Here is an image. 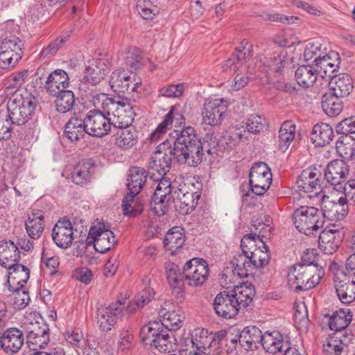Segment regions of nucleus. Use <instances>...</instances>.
Returning <instances> with one entry per match:
<instances>
[{"instance_id": "obj_1", "label": "nucleus", "mask_w": 355, "mask_h": 355, "mask_svg": "<svg viewBox=\"0 0 355 355\" xmlns=\"http://www.w3.org/2000/svg\"><path fill=\"white\" fill-rule=\"evenodd\" d=\"M101 103V108L110 116V121L116 128L132 125L136 116V109L130 99L123 95L98 94L94 99V104Z\"/></svg>"}, {"instance_id": "obj_2", "label": "nucleus", "mask_w": 355, "mask_h": 355, "mask_svg": "<svg viewBox=\"0 0 355 355\" xmlns=\"http://www.w3.org/2000/svg\"><path fill=\"white\" fill-rule=\"evenodd\" d=\"M37 104V98L27 90L17 89L8 98L6 112L15 125H30Z\"/></svg>"}, {"instance_id": "obj_3", "label": "nucleus", "mask_w": 355, "mask_h": 355, "mask_svg": "<svg viewBox=\"0 0 355 355\" xmlns=\"http://www.w3.org/2000/svg\"><path fill=\"white\" fill-rule=\"evenodd\" d=\"M324 275L322 266L293 265L288 273V284L295 291H308L318 284Z\"/></svg>"}, {"instance_id": "obj_4", "label": "nucleus", "mask_w": 355, "mask_h": 355, "mask_svg": "<svg viewBox=\"0 0 355 355\" xmlns=\"http://www.w3.org/2000/svg\"><path fill=\"white\" fill-rule=\"evenodd\" d=\"M295 227L307 236L323 227L324 220L322 211L313 207L301 206L293 214Z\"/></svg>"}, {"instance_id": "obj_5", "label": "nucleus", "mask_w": 355, "mask_h": 355, "mask_svg": "<svg viewBox=\"0 0 355 355\" xmlns=\"http://www.w3.org/2000/svg\"><path fill=\"white\" fill-rule=\"evenodd\" d=\"M173 151L171 142L168 139L157 147L149 162L150 178L157 180L166 174L171 168L173 158H175Z\"/></svg>"}, {"instance_id": "obj_6", "label": "nucleus", "mask_w": 355, "mask_h": 355, "mask_svg": "<svg viewBox=\"0 0 355 355\" xmlns=\"http://www.w3.org/2000/svg\"><path fill=\"white\" fill-rule=\"evenodd\" d=\"M218 149L219 145L216 137L211 138L209 142L201 141L198 145L184 152L182 155L175 157V159L179 162L189 166H197L202 162L205 152H207L212 158L217 154Z\"/></svg>"}, {"instance_id": "obj_7", "label": "nucleus", "mask_w": 355, "mask_h": 355, "mask_svg": "<svg viewBox=\"0 0 355 355\" xmlns=\"http://www.w3.org/2000/svg\"><path fill=\"white\" fill-rule=\"evenodd\" d=\"M192 347L196 349L194 354L220 355V349L216 332L209 334L207 329H196L191 334Z\"/></svg>"}, {"instance_id": "obj_8", "label": "nucleus", "mask_w": 355, "mask_h": 355, "mask_svg": "<svg viewBox=\"0 0 355 355\" xmlns=\"http://www.w3.org/2000/svg\"><path fill=\"white\" fill-rule=\"evenodd\" d=\"M171 146H173L175 157L182 155V153L193 146L198 145L202 140L198 136L195 129L191 126L175 129L169 133Z\"/></svg>"}, {"instance_id": "obj_9", "label": "nucleus", "mask_w": 355, "mask_h": 355, "mask_svg": "<svg viewBox=\"0 0 355 355\" xmlns=\"http://www.w3.org/2000/svg\"><path fill=\"white\" fill-rule=\"evenodd\" d=\"M272 173L264 162L254 163L249 173L250 189L257 196L263 195L272 183Z\"/></svg>"}, {"instance_id": "obj_10", "label": "nucleus", "mask_w": 355, "mask_h": 355, "mask_svg": "<svg viewBox=\"0 0 355 355\" xmlns=\"http://www.w3.org/2000/svg\"><path fill=\"white\" fill-rule=\"evenodd\" d=\"M83 118L89 135L102 137L107 135L111 130L112 123L103 109L92 110Z\"/></svg>"}, {"instance_id": "obj_11", "label": "nucleus", "mask_w": 355, "mask_h": 355, "mask_svg": "<svg viewBox=\"0 0 355 355\" xmlns=\"http://www.w3.org/2000/svg\"><path fill=\"white\" fill-rule=\"evenodd\" d=\"M344 238V231L340 224L329 223L320 233L318 244L324 254H331L338 249Z\"/></svg>"}, {"instance_id": "obj_12", "label": "nucleus", "mask_w": 355, "mask_h": 355, "mask_svg": "<svg viewBox=\"0 0 355 355\" xmlns=\"http://www.w3.org/2000/svg\"><path fill=\"white\" fill-rule=\"evenodd\" d=\"M125 304V302H121L120 300L109 304L101 305L96 309V322L102 331H109L116 323L118 319L122 316L121 306Z\"/></svg>"}, {"instance_id": "obj_13", "label": "nucleus", "mask_w": 355, "mask_h": 355, "mask_svg": "<svg viewBox=\"0 0 355 355\" xmlns=\"http://www.w3.org/2000/svg\"><path fill=\"white\" fill-rule=\"evenodd\" d=\"M184 278L189 286H201L207 279L209 267L202 259L194 258L184 264Z\"/></svg>"}, {"instance_id": "obj_14", "label": "nucleus", "mask_w": 355, "mask_h": 355, "mask_svg": "<svg viewBox=\"0 0 355 355\" xmlns=\"http://www.w3.org/2000/svg\"><path fill=\"white\" fill-rule=\"evenodd\" d=\"M114 233L104 227H92L87 236V244L94 245L96 251L105 253L116 244Z\"/></svg>"}, {"instance_id": "obj_15", "label": "nucleus", "mask_w": 355, "mask_h": 355, "mask_svg": "<svg viewBox=\"0 0 355 355\" xmlns=\"http://www.w3.org/2000/svg\"><path fill=\"white\" fill-rule=\"evenodd\" d=\"M175 305L171 301L164 302L159 311V315L162 318V325L164 329L170 331L179 329L183 324L185 315L184 311L178 308L173 309Z\"/></svg>"}, {"instance_id": "obj_16", "label": "nucleus", "mask_w": 355, "mask_h": 355, "mask_svg": "<svg viewBox=\"0 0 355 355\" xmlns=\"http://www.w3.org/2000/svg\"><path fill=\"white\" fill-rule=\"evenodd\" d=\"M23 331L17 327H10L0 332V349L8 354L18 352L24 344Z\"/></svg>"}, {"instance_id": "obj_17", "label": "nucleus", "mask_w": 355, "mask_h": 355, "mask_svg": "<svg viewBox=\"0 0 355 355\" xmlns=\"http://www.w3.org/2000/svg\"><path fill=\"white\" fill-rule=\"evenodd\" d=\"M213 308L217 315L226 319L234 318L240 310L230 291H221L216 296Z\"/></svg>"}, {"instance_id": "obj_18", "label": "nucleus", "mask_w": 355, "mask_h": 355, "mask_svg": "<svg viewBox=\"0 0 355 355\" xmlns=\"http://www.w3.org/2000/svg\"><path fill=\"white\" fill-rule=\"evenodd\" d=\"M252 56V44L246 40L240 42L238 48L227 59L223 67L224 70L236 72L243 67Z\"/></svg>"}, {"instance_id": "obj_19", "label": "nucleus", "mask_w": 355, "mask_h": 355, "mask_svg": "<svg viewBox=\"0 0 355 355\" xmlns=\"http://www.w3.org/2000/svg\"><path fill=\"white\" fill-rule=\"evenodd\" d=\"M321 208L323 219L342 220L348 212L346 198H339L337 202L330 200L329 196L323 195L321 200Z\"/></svg>"}, {"instance_id": "obj_20", "label": "nucleus", "mask_w": 355, "mask_h": 355, "mask_svg": "<svg viewBox=\"0 0 355 355\" xmlns=\"http://www.w3.org/2000/svg\"><path fill=\"white\" fill-rule=\"evenodd\" d=\"M73 227L67 218L59 220L52 230V238L54 243L60 248H69L73 241Z\"/></svg>"}, {"instance_id": "obj_21", "label": "nucleus", "mask_w": 355, "mask_h": 355, "mask_svg": "<svg viewBox=\"0 0 355 355\" xmlns=\"http://www.w3.org/2000/svg\"><path fill=\"white\" fill-rule=\"evenodd\" d=\"M226 112V106L220 99L207 101L203 105L202 120L205 123L211 126L217 125L223 120Z\"/></svg>"}, {"instance_id": "obj_22", "label": "nucleus", "mask_w": 355, "mask_h": 355, "mask_svg": "<svg viewBox=\"0 0 355 355\" xmlns=\"http://www.w3.org/2000/svg\"><path fill=\"white\" fill-rule=\"evenodd\" d=\"M322 174L316 168L304 170L297 180V188L305 193L321 191Z\"/></svg>"}, {"instance_id": "obj_23", "label": "nucleus", "mask_w": 355, "mask_h": 355, "mask_svg": "<svg viewBox=\"0 0 355 355\" xmlns=\"http://www.w3.org/2000/svg\"><path fill=\"white\" fill-rule=\"evenodd\" d=\"M45 83L47 92L51 96H55L66 90L69 85V78L65 71L55 69L48 76Z\"/></svg>"}, {"instance_id": "obj_24", "label": "nucleus", "mask_w": 355, "mask_h": 355, "mask_svg": "<svg viewBox=\"0 0 355 355\" xmlns=\"http://www.w3.org/2000/svg\"><path fill=\"white\" fill-rule=\"evenodd\" d=\"M329 79L330 93L337 97L342 98L348 96L354 88L352 78L347 73L334 75Z\"/></svg>"}, {"instance_id": "obj_25", "label": "nucleus", "mask_w": 355, "mask_h": 355, "mask_svg": "<svg viewBox=\"0 0 355 355\" xmlns=\"http://www.w3.org/2000/svg\"><path fill=\"white\" fill-rule=\"evenodd\" d=\"M200 193L198 192L184 191L179 189L175 206L180 214L186 215L192 212L198 204Z\"/></svg>"}, {"instance_id": "obj_26", "label": "nucleus", "mask_w": 355, "mask_h": 355, "mask_svg": "<svg viewBox=\"0 0 355 355\" xmlns=\"http://www.w3.org/2000/svg\"><path fill=\"white\" fill-rule=\"evenodd\" d=\"M348 174V166L343 160H334L327 165L324 177L331 184L338 185L345 181Z\"/></svg>"}, {"instance_id": "obj_27", "label": "nucleus", "mask_w": 355, "mask_h": 355, "mask_svg": "<svg viewBox=\"0 0 355 355\" xmlns=\"http://www.w3.org/2000/svg\"><path fill=\"white\" fill-rule=\"evenodd\" d=\"M8 284L9 291H16L18 288H24V286L26 284L29 279V269L21 264L16 263L8 268Z\"/></svg>"}, {"instance_id": "obj_28", "label": "nucleus", "mask_w": 355, "mask_h": 355, "mask_svg": "<svg viewBox=\"0 0 355 355\" xmlns=\"http://www.w3.org/2000/svg\"><path fill=\"white\" fill-rule=\"evenodd\" d=\"M64 133L71 141H78L88 134L84 118L80 114H74L65 124Z\"/></svg>"}, {"instance_id": "obj_29", "label": "nucleus", "mask_w": 355, "mask_h": 355, "mask_svg": "<svg viewBox=\"0 0 355 355\" xmlns=\"http://www.w3.org/2000/svg\"><path fill=\"white\" fill-rule=\"evenodd\" d=\"M20 252L12 241H0V264L4 268H10L19 261Z\"/></svg>"}, {"instance_id": "obj_30", "label": "nucleus", "mask_w": 355, "mask_h": 355, "mask_svg": "<svg viewBox=\"0 0 355 355\" xmlns=\"http://www.w3.org/2000/svg\"><path fill=\"white\" fill-rule=\"evenodd\" d=\"M230 293L236 306L241 309L246 308L252 302L255 295V288L251 283L247 282L240 286H234Z\"/></svg>"}, {"instance_id": "obj_31", "label": "nucleus", "mask_w": 355, "mask_h": 355, "mask_svg": "<svg viewBox=\"0 0 355 355\" xmlns=\"http://www.w3.org/2000/svg\"><path fill=\"white\" fill-rule=\"evenodd\" d=\"M252 225L256 230H259L260 228L259 234H245L243 238L241 241V248L242 250L241 254H248V253L250 251H254L257 246L256 240L259 239L260 241H261L259 239V237H263L265 236V232L266 230L270 231L271 227H269V225L263 224L261 222H257L255 221Z\"/></svg>"}, {"instance_id": "obj_32", "label": "nucleus", "mask_w": 355, "mask_h": 355, "mask_svg": "<svg viewBox=\"0 0 355 355\" xmlns=\"http://www.w3.org/2000/svg\"><path fill=\"white\" fill-rule=\"evenodd\" d=\"M133 81H135V73L131 76L125 70H116L112 72L109 83L114 92L124 93L130 91Z\"/></svg>"}, {"instance_id": "obj_33", "label": "nucleus", "mask_w": 355, "mask_h": 355, "mask_svg": "<svg viewBox=\"0 0 355 355\" xmlns=\"http://www.w3.org/2000/svg\"><path fill=\"white\" fill-rule=\"evenodd\" d=\"M44 213L41 210H33L26 221L25 227L28 236L33 239L40 237L44 230Z\"/></svg>"}, {"instance_id": "obj_34", "label": "nucleus", "mask_w": 355, "mask_h": 355, "mask_svg": "<svg viewBox=\"0 0 355 355\" xmlns=\"http://www.w3.org/2000/svg\"><path fill=\"white\" fill-rule=\"evenodd\" d=\"M94 163L91 159L80 162L73 168L71 174L73 182L78 185L87 184L94 173Z\"/></svg>"}, {"instance_id": "obj_35", "label": "nucleus", "mask_w": 355, "mask_h": 355, "mask_svg": "<svg viewBox=\"0 0 355 355\" xmlns=\"http://www.w3.org/2000/svg\"><path fill=\"white\" fill-rule=\"evenodd\" d=\"M147 177V173L143 168H130L127 184L129 193L137 195L146 182Z\"/></svg>"}, {"instance_id": "obj_36", "label": "nucleus", "mask_w": 355, "mask_h": 355, "mask_svg": "<svg viewBox=\"0 0 355 355\" xmlns=\"http://www.w3.org/2000/svg\"><path fill=\"white\" fill-rule=\"evenodd\" d=\"M185 242V236L183 230L178 226L170 229L164 239V245L167 251L173 254L177 250L180 248Z\"/></svg>"}, {"instance_id": "obj_37", "label": "nucleus", "mask_w": 355, "mask_h": 355, "mask_svg": "<svg viewBox=\"0 0 355 355\" xmlns=\"http://www.w3.org/2000/svg\"><path fill=\"white\" fill-rule=\"evenodd\" d=\"M116 134L115 144L124 149H129L134 146L138 139L137 131L130 125L119 128Z\"/></svg>"}, {"instance_id": "obj_38", "label": "nucleus", "mask_w": 355, "mask_h": 355, "mask_svg": "<svg viewBox=\"0 0 355 355\" xmlns=\"http://www.w3.org/2000/svg\"><path fill=\"white\" fill-rule=\"evenodd\" d=\"M240 333V345L245 350L257 348V344L261 343L263 337L261 331L254 327H246Z\"/></svg>"}, {"instance_id": "obj_39", "label": "nucleus", "mask_w": 355, "mask_h": 355, "mask_svg": "<svg viewBox=\"0 0 355 355\" xmlns=\"http://www.w3.org/2000/svg\"><path fill=\"white\" fill-rule=\"evenodd\" d=\"M334 134L330 125L321 123L315 125L313 128L311 139L315 146H323L332 141Z\"/></svg>"}, {"instance_id": "obj_40", "label": "nucleus", "mask_w": 355, "mask_h": 355, "mask_svg": "<svg viewBox=\"0 0 355 355\" xmlns=\"http://www.w3.org/2000/svg\"><path fill=\"white\" fill-rule=\"evenodd\" d=\"M284 343L282 335L278 331H266L263 334L261 345L270 354L283 352Z\"/></svg>"}, {"instance_id": "obj_41", "label": "nucleus", "mask_w": 355, "mask_h": 355, "mask_svg": "<svg viewBox=\"0 0 355 355\" xmlns=\"http://www.w3.org/2000/svg\"><path fill=\"white\" fill-rule=\"evenodd\" d=\"M318 76L319 74L317 69L310 64L300 66L295 73L297 83L304 88L312 86L315 83Z\"/></svg>"}, {"instance_id": "obj_42", "label": "nucleus", "mask_w": 355, "mask_h": 355, "mask_svg": "<svg viewBox=\"0 0 355 355\" xmlns=\"http://www.w3.org/2000/svg\"><path fill=\"white\" fill-rule=\"evenodd\" d=\"M233 266L232 272L240 278L247 277L249 272H252L253 270L257 269L255 263L249 259L248 254H239L234 256L232 261Z\"/></svg>"}, {"instance_id": "obj_43", "label": "nucleus", "mask_w": 355, "mask_h": 355, "mask_svg": "<svg viewBox=\"0 0 355 355\" xmlns=\"http://www.w3.org/2000/svg\"><path fill=\"white\" fill-rule=\"evenodd\" d=\"M335 289L337 295L343 304H350L355 300V279L336 282Z\"/></svg>"}, {"instance_id": "obj_44", "label": "nucleus", "mask_w": 355, "mask_h": 355, "mask_svg": "<svg viewBox=\"0 0 355 355\" xmlns=\"http://www.w3.org/2000/svg\"><path fill=\"white\" fill-rule=\"evenodd\" d=\"M176 339L173 334H169L168 331L162 328L161 331L156 338H153L150 343L160 352H170L175 347Z\"/></svg>"}, {"instance_id": "obj_45", "label": "nucleus", "mask_w": 355, "mask_h": 355, "mask_svg": "<svg viewBox=\"0 0 355 355\" xmlns=\"http://www.w3.org/2000/svg\"><path fill=\"white\" fill-rule=\"evenodd\" d=\"M336 148L339 156L343 159H355V139L352 137L341 136L336 141Z\"/></svg>"}, {"instance_id": "obj_46", "label": "nucleus", "mask_w": 355, "mask_h": 355, "mask_svg": "<svg viewBox=\"0 0 355 355\" xmlns=\"http://www.w3.org/2000/svg\"><path fill=\"white\" fill-rule=\"evenodd\" d=\"M352 314L349 309H340L334 312L329 321L331 330L340 331L345 329L352 322Z\"/></svg>"}, {"instance_id": "obj_47", "label": "nucleus", "mask_w": 355, "mask_h": 355, "mask_svg": "<svg viewBox=\"0 0 355 355\" xmlns=\"http://www.w3.org/2000/svg\"><path fill=\"white\" fill-rule=\"evenodd\" d=\"M216 338L219 343L220 349L222 350V345H225V349L227 353H232L236 349L238 343H240V333L237 331L236 333L231 331L220 330L216 332Z\"/></svg>"}, {"instance_id": "obj_48", "label": "nucleus", "mask_w": 355, "mask_h": 355, "mask_svg": "<svg viewBox=\"0 0 355 355\" xmlns=\"http://www.w3.org/2000/svg\"><path fill=\"white\" fill-rule=\"evenodd\" d=\"M321 105L325 114L331 117L338 116L343 108L341 98L331 93L325 94L322 96Z\"/></svg>"}, {"instance_id": "obj_49", "label": "nucleus", "mask_w": 355, "mask_h": 355, "mask_svg": "<svg viewBox=\"0 0 355 355\" xmlns=\"http://www.w3.org/2000/svg\"><path fill=\"white\" fill-rule=\"evenodd\" d=\"M154 295L155 292L153 289L148 288L146 290H143L139 293L135 301L130 302L126 299H124L123 301H121V302H125L124 306L123 305L121 306L122 310L125 309L128 313H132L135 312L137 309L142 308L147 304Z\"/></svg>"}, {"instance_id": "obj_50", "label": "nucleus", "mask_w": 355, "mask_h": 355, "mask_svg": "<svg viewBox=\"0 0 355 355\" xmlns=\"http://www.w3.org/2000/svg\"><path fill=\"white\" fill-rule=\"evenodd\" d=\"M295 134V125L291 121H284L279 132V148L285 151L293 141Z\"/></svg>"}, {"instance_id": "obj_51", "label": "nucleus", "mask_w": 355, "mask_h": 355, "mask_svg": "<svg viewBox=\"0 0 355 355\" xmlns=\"http://www.w3.org/2000/svg\"><path fill=\"white\" fill-rule=\"evenodd\" d=\"M226 144L230 148L237 146L241 142L248 141L249 139V133L247 132L244 125H236L232 127L224 136Z\"/></svg>"}, {"instance_id": "obj_52", "label": "nucleus", "mask_w": 355, "mask_h": 355, "mask_svg": "<svg viewBox=\"0 0 355 355\" xmlns=\"http://www.w3.org/2000/svg\"><path fill=\"white\" fill-rule=\"evenodd\" d=\"M166 274L168 282L171 286L180 289L184 282V266H183L182 271L181 272L178 265L173 263H168L166 266Z\"/></svg>"}, {"instance_id": "obj_53", "label": "nucleus", "mask_w": 355, "mask_h": 355, "mask_svg": "<svg viewBox=\"0 0 355 355\" xmlns=\"http://www.w3.org/2000/svg\"><path fill=\"white\" fill-rule=\"evenodd\" d=\"M56 97L55 104L56 110L62 114L69 112L75 103V96L71 90H64L59 92V94L53 96Z\"/></svg>"}, {"instance_id": "obj_54", "label": "nucleus", "mask_w": 355, "mask_h": 355, "mask_svg": "<svg viewBox=\"0 0 355 355\" xmlns=\"http://www.w3.org/2000/svg\"><path fill=\"white\" fill-rule=\"evenodd\" d=\"M173 196L153 195L150 202L152 211L157 216H163L168 211Z\"/></svg>"}, {"instance_id": "obj_55", "label": "nucleus", "mask_w": 355, "mask_h": 355, "mask_svg": "<svg viewBox=\"0 0 355 355\" xmlns=\"http://www.w3.org/2000/svg\"><path fill=\"white\" fill-rule=\"evenodd\" d=\"M327 49L319 41L309 42L304 51V60L315 63Z\"/></svg>"}, {"instance_id": "obj_56", "label": "nucleus", "mask_w": 355, "mask_h": 355, "mask_svg": "<svg viewBox=\"0 0 355 355\" xmlns=\"http://www.w3.org/2000/svg\"><path fill=\"white\" fill-rule=\"evenodd\" d=\"M314 66L319 76L323 79L330 78L334 75V72L336 71V65L327 61L324 52L322 54L320 58L314 64Z\"/></svg>"}, {"instance_id": "obj_57", "label": "nucleus", "mask_w": 355, "mask_h": 355, "mask_svg": "<svg viewBox=\"0 0 355 355\" xmlns=\"http://www.w3.org/2000/svg\"><path fill=\"white\" fill-rule=\"evenodd\" d=\"M26 343L28 347L36 352L44 348L50 341V333L49 334H35L31 336V335H26Z\"/></svg>"}, {"instance_id": "obj_58", "label": "nucleus", "mask_w": 355, "mask_h": 355, "mask_svg": "<svg viewBox=\"0 0 355 355\" xmlns=\"http://www.w3.org/2000/svg\"><path fill=\"white\" fill-rule=\"evenodd\" d=\"M24 43L17 37L10 35L6 37L0 45V49H5L14 53L15 55H19L21 58L24 54L23 51Z\"/></svg>"}, {"instance_id": "obj_59", "label": "nucleus", "mask_w": 355, "mask_h": 355, "mask_svg": "<svg viewBox=\"0 0 355 355\" xmlns=\"http://www.w3.org/2000/svg\"><path fill=\"white\" fill-rule=\"evenodd\" d=\"M353 338L352 334H344L343 338H340V344L335 339H331L323 345V350L327 355H340L343 350V345L347 340L350 341Z\"/></svg>"}, {"instance_id": "obj_60", "label": "nucleus", "mask_w": 355, "mask_h": 355, "mask_svg": "<svg viewBox=\"0 0 355 355\" xmlns=\"http://www.w3.org/2000/svg\"><path fill=\"white\" fill-rule=\"evenodd\" d=\"M266 128L265 119L260 115L252 114L248 117L245 129L249 134H258Z\"/></svg>"}, {"instance_id": "obj_61", "label": "nucleus", "mask_w": 355, "mask_h": 355, "mask_svg": "<svg viewBox=\"0 0 355 355\" xmlns=\"http://www.w3.org/2000/svg\"><path fill=\"white\" fill-rule=\"evenodd\" d=\"M142 51L137 48L133 47L128 50L125 57V64L129 67L131 72L137 70L142 65Z\"/></svg>"}, {"instance_id": "obj_62", "label": "nucleus", "mask_w": 355, "mask_h": 355, "mask_svg": "<svg viewBox=\"0 0 355 355\" xmlns=\"http://www.w3.org/2000/svg\"><path fill=\"white\" fill-rule=\"evenodd\" d=\"M12 125L15 124L9 119L8 113L0 110V140L10 139L12 133Z\"/></svg>"}, {"instance_id": "obj_63", "label": "nucleus", "mask_w": 355, "mask_h": 355, "mask_svg": "<svg viewBox=\"0 0 355 355\" xmlns=\"http://www.w3.org/2000/svg\"><path fill=\"white\" fill-rule=\"evenodd\" d=\"M286 54L284 49H282L280 52H275L272 56L268 60L267 66L275 72L281 73L287 63Z\"/></svg>"}, {"instance_id": "obj_64", "label": "nucleus", "mask_w": 355, "mask_h": 355, "mask_svg": "<svg viewBox=\"0 0 355 355\" xmlns=\"http://www.w3.org/2000/svg\"><path fill=\"white\" fill-rule=\"evenodd\" d=\"M21 59L19 55H15L8 50L0 49V67L2 69L15 66Z\"/></svg>"}]
</instances>
